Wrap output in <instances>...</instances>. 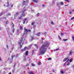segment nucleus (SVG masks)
Here are the masks:
<instances>
[{"instance_id":"5fc2aeb1","label":"nucleus","mask_w":74,"mask_h":74,"mask_svg":"<svg viewBox=\"0 0 74 74\" xmlns=\"http://www.w3.org/2000/svg\"><path fill=\"white\" fill-rule=\"evenodd\" d=\"M42 7H45V5L43 4L42 5Z\"/></svg>"},{"instance_id":"473e14b6","label":"nucleus","mask_w":74,"mask_h":74,"mask_svg":"<svg viewBox=\"0 0 74 74\" xmlns=\"http://www.w3.org/2000/svg\"><path fill=\"white\" fill-rule=\"evenodd\" d=\"M28 48L27 47H25L24 48V49H25V50H26L27 49H28Z\"/></svg>"},{"instance_id":"c03bdc74","label":"nucleus","mask_w":74,"mask_h":74,"mask_svg":"<svg viewBox=\"0 0 74 74\" xmlns=\"http://www.w3.org/2000/svg\"><path fill=\"white\" fill-rule=\"evenodd\" d=\"M74 19V16L73 17L71 18V20H72V19Z\"/></svg>"},{"instance_id":"9b49d317","label":"nucleus","mask_w":74,"mask_h":74,"mask_svg":"<svg viewBox=\"0 0 74 74\" xmlns=\"http://www.w3.org/2000/svg\"><path fill=\"white\" fill-rule=\"evenodd\" d=\"M56 3V5L58 6V7L59 8L60 7V3H59V2H57Z\"/></svg>"},{"instance_id":"7c9ffc66","label":"nucleus","mask_w":74,"mask_h":74,"mask_svg":"<svg viewBox=\"0 0 74 74\" xmlns=\"http://www.w3.org/2000/svg\"><path fill=\"white\" fill-rule=\"evenodd\" d=\"M72 38L73 39V41H74V36H72Z\"/></svg>"},{"instance_id":"72a5a7b5","label":"nucleus","mask_w":74,"mask_h":74,"mask_svg":"<svg viewBox=\"0 0 74 74\" xmlns=\"http://www.w3.org/2000/svg\"><path fill=\"white\" fill-rule=\"evenodd\" d=\"M12 27H14V26H15V25H14V24H13V23H12Z\"/></svg>"},{"instance_id":"58836bf2","label":"nucleus","mask_w":74,"mask_h":74,"mask_svg":"<svg viewBox=\"0 0 74 74\" xmlns=\"http://www.w3.org/2000/svg\"><path fill=\"white\" fill-rule=\"evenodd\" d=\"M8 5L7 6V7H9V3L8 2L7 3Z\"/></svg>"},{"instance_id":"b1692460","label":"nucleus","mask_w":74,"mask_h":74,"mask_svg":"<svg viewBox=\"0 0 74 74\" xmlns=\"http://www.w3.org/2000/svg\"><path fill=\"white\" fill-rule=\"evenodd\" d=\"M64 33H61V36H62V37H63V36H64Z\"/></svg>"},{"instance_id":"2eb2a0df","label":"nucleus","mask_w":74,"mask_h":74,"mask_svg":"<svg viewBox=\"0 0 74 74\" xmlns=\"http://www.w3.org/2000/svg\"><path fill=\"white\" fill-rule=\"evenodd\" d=\"M5 13V12H1L0 14V16H1V15H3V14H4Z\"/></svg>"},{"instance_id":"bf43d9fd","label":"nucleus","mask_w":74,"mask_h":74,"mask_svg":"<svg viewBox=\"0 0 74 74\" xmlns=\"http://www.w3.org/2000/svg\"><path fill=\"white\" fill-rule=\"evenodd\" d=\"M65 5V6H67V5Z\"/></svg>"},{"instance_id":"052dcab7","label":"nucleus","mask_w":74,"mask_h":74,"mask_svg":"<svg viewBox=\"0 0 74 74\" xmlns=\"http://www.w3.org/2000/svg\"><path fill=\"white\" fill-rule=\"evenodd\" d=\"M72 11H73V12H74V9H73L72 10Z\"/></svg>"},{"instance_id":"6ab92c4d","label":"nucleus","mask_w":74,"mask_h":74,"mask_svg":"<svg viewBox=\"0 0 74 74\" xmlns=\"http://www.w3.org/2000/svg\"><path fill=\"white\" fill-rule=\"evenodd\" d=\"M37 25H41V22H40V21H39L37 23Z\"/></svg>"},{"instance_id":"f8f14e48","label":"nucleus","mask_w":74,"mask_h":74,"mask_svg":"<svg viewBox=\"0 0 74 74\" xmlns=\"http://www.w3.org/2000/svg\"><path fill=\"white\" fill-rule=\"evenodd\" d=\"M32 1L33 2H35V3H38V0H32Z\"/></svg>"},{"instance_id":"dca6fc26","label":"nucleus","mask_w":74,"mask_h":74,"mask_svg":"<svg viewBox=\"0 0 74 74\" xmlns=\"http://www.w3.org/2000/svg\"><path fill=\"white\" fill-rule=\"evenodd\" d=\"M33 36H31L30 38V41H32L33 40Z\"/></svg>"},{"instance_id":"a878e982","label":"nucleus","mask_w":74,"mask_h":74,"mask_svg":"<svg viewBox=\"0 0 74 74\" xmlns=\"http://www.w3.org/2000/svg\"><path fill=\"white\" fill-rule=\"evenodd\" d=\"M14 31H15V29L13 28L12 29V32H13L14 33Z\"/></svg>"},{"instance_id":"ddd939ff","label":"nucleus","mask_w":74,"mask_h":74,"mask_svg":"<svg viewBox=\"0 0 74 74\" xmlns=\"http://www.w3.org/2000/svg\"><path fill=\"white\" fill-rule=\"evenodd\" d=\"M7 16H11V13H8V14H7L6 15Z\"/></svg>"},{"instance_id":"e2e57ef3","label":"nucleus","mask_w":74,"mask_h":74,"mask_svg":"<svg viewBox=\"0 0 74 74\" xmlns=\"http://www.w3.org/2000/svg\"><path fill=\"white\" fill-rule=\"evenodd\" d=\"M32 11H34V10H31Z\"/></svg>"},{"instance_id":"774afa93","label":"nucleus","mask_w":74,"mask_h":74,"mask_svg":"<svg viewBox=\"0 0 74 74\" xmlns=\"http://www.w3.org/2000/svg\"><path fill=\"white\" fill-rule=\"evenodd\" d=\"M73 67H74L73 68H74V65H73V66H72Z\"/></svg>"},{"instance_id":"20e7f679","label":"nucleus","mask_w":74,"mask_h":74,"mask_svg":"<svg viewBox=\"0 0 74 74\" xmlns=\"http://www.w3.org/2000/svg\"><path fill=\"white\" fill-rule=\"evenodd\" d=\"M3 19H5V23L6 25H7V24H8V20H7L6 19V17H3L2 18H1L0 19V21H3Z\"/></svg>"},{"instance_id":"49530a36","label":"nucleus","mask_w":74,"mask_h":74,"mask_svg":"<svg viewBox=\"0 0 74 74\" xmlns=\"http://www.w3.org/2000/svg\"><path fill=\"white\" fill-rule=\"evenodd\" d=\"M63 40L64 41H66L67 40V39H63Z\"/></svg>"},{"instance_id":"0e129e2a","label":"nucleus","mask_w":74,"mask_h":74,"mask_svg":"<svg viewBox=\"0 0 74 74\" xmlns=\"http://www.w3.org/2000/svg\"><path fill=\"white\" fill-rule=\"evenodd\" d=\"M1 57H0V60H1Z\"/></svg>"},{"instance_id":"8fccbe9b","label":"nucleus","mask_w":74,"mask_h":74,"mask_svg":"<svg viewBox=\"0 0 74 74\" xmlns=\"http://www.w3.org/2000/svg\"><path fill=\"white\" fill-rule=\"evenodd\" d=\"M65 1H66L67 2H68V3H69V0H65Z\"/></svg>"},{"instance_id":"ea45409f","label":"nucleus","mask_w":74,"mask_h":74,"mask_svg":"<svg viewBox=\"0 0 74 74\" xmlns=\"http://www.w3.org/2000/svg\"><path fill=\"white\" fill-rule=\"evenodd\" d=\"M40 64H41V62L40 61H39L38 63V65H40Z\"/></svg>"},{"instance_id":"6e6552de","label":"nucleus","mask_w":74,"mask_h":74,"mask_svg":"<svg viewBox=\"0 0 74 74\" xmlns=\"http://www.w3.org/2000/svg\"><path fill=\"white\" fill-rule=\"evenodd\" d=\"M69 57H67V58H66L63 60V61L65 62V61H66V63H67V62H69Z\"/></svg>"},{"instance_id":"864d4df0","label":"nucleus","mask_w":74,"mask_h":74,"mask_svg":"<svg viewBox=\"0 0 74 74\" xmlns=\"http://www.w3.org/2000/svg\"><path fill=\"white\" fill-rule=\"evenodd\" d=\"M42 34H47V33L45 32V33H43Z\"/></svg>"},{"instance_id":"412c9836","label":"nucleus","mask_w":74,"mask_h":74,"mask_svg":"<svg viewBox=\"0 0 74 74\" xmlns=\"http://www.w3.org/2000/svg\"><path fill=\"white\" fill-rule=\"evenodd\" d=\"M28 51H27L25 53V55H26V56H27V55H28Z\"/></svg>"},{"instance_id":"69168bd1","label":"nucleus","mask_w":74,"mask_h":74,"mask_svg":"<svg viewBox=\"0 0 74 74\" xmlns=\"http://www.w3.org/2000/svg\"><path fill=\"white\" fill-rule=\"evenodd\" d=\"M9 74H11V73H9Z\"/></svg>"},{"instance_id":"1a4fd4ad","label":"nucleus","mask_w":74,"mask_h":74,"mask_svg":"<svg viewBox=\"0 0 74 74\" xmlns=\"http://www.w3.org/2000/svg\"><path fill=\"white\" fill-rule=\"evenodd\" d=\"M17 57H18V54H17L16 55V56L15 55H14V56H12V59H13V58H17Z\"/></svg>"},{"instance_id":"de8ad7c7","label":"nucleus","mask_w":74,"mask_h":74,"mask_svg":"<svg viewBox=\"0 0 74 74\" xmlns=\"http://www.w3.org/2000/svg\"><path fill=\"white\" fill-rule=\"evenodd\" d=\"M59 49V48L57 49H56L55 50V51H58Z\"/></svg>"},{"instance_id":"c85d7f7f","label":"nucleus","mask_w":74,"mask_h":74,"mask_svg":"<svg viewBox=\"0 0 74 74\" xmlns=\"http://www.w3.org/2000/svg\"><path fill=\"white\" fill-rule=\"evenodd\" d=\"M48 60H52V58H48Z\"/></svg>"},{"instance_id":"e433bc0d","label":"nucleus","mask_w":74,"mask_h":74,"mask_svg":"<svg viewBox=\"0 0 74 74\" xmlns=\"http://www.w3.org/2000/svg\"><path fill=\"white\" fill-rule=\"evenodd\" d=\"M36 26L35 25H34L33 27L34 29H36Z\"/></svg>"},{"instance_id":"a211bd4d","label":"nucleus","mask_w":74,"mask_h":74,"mask_svg":"<svg viewBox=\"0 0 74 74\" xmlns=\"http://www.w3.org/2000/svg\"><path fill=\"white\" fill-rule=\"evenodd\" d=\"M10 5L11 6V7H12H12H13V5H14V4L11 3L10 4Z\"/></svg>"},{"instance_id":"393cba45","label":"nucleus","mask_w":74,"mask_h":74,"mask_svg":"<svg viewBox=\"0 0 74 74\" xmlns=\"http://www.w3.org/2000/svg\"><path fill=\"white\" fill-rule=\"evenodd\" d=\"M34 50H32V55H34Z\"/></svg>"},{"instance_id":"39448f33","label":"nucleus","mask_w":74,"mask_h":74,"mask_svg":"<svg viewBox=\"0 0 74 74\" xmlns=\"http://www.w3.org/2000/svg\"><path fill=\"white\" fill-rule=\"evenodd\" d=\"M20 29H18V33H21L22 31V30H23V27H22L21 26H20L19 27Z\"/></svg>"},{"instance_id":"680f3d73","label":"nucleus","mask_w":74,"mask_h":74,"mask_svg":"<svg viewBox=\"0 0 74 74\" xmlns=\"http://www.w3.org/2000/svg\"><path fill=\"white\" fill-rule=\"evenodd\" d=\"M14 70H12V72H13V73H14Z\"/></svg>"},{"instance_id":"4d7b16f0","label":"nucleus","mask_w":74,"mask_h":74,"mask_svg":"<svg viewBox=\"0 0 74 74\" xmlns=\"http://www.w3.org/2000/svg\"><path fill=\"white\" fill-rule=\"evenodd\" d=\"M55 70L54 69H53V72H55Z\"/></svg>"},{"instance_id":"603ef678","label":"nucleus","mask_w":74,"mask_h":74,"mask_svg":"<svg viewBox=\"0 0 74 74\" xmlns=\"http://www.w3.org/2000/svg\"><path fill=\"white\" fill-rule=\"evenodd\" d=\"M58 38H59V40H61V38H60V37Z\"/></svg>"},{"instance_id":"9d476101","label":"nucleus","mask_w":74,"mask_h":74,"mask_svg":"<svg viewBox=\"0 0 74 74\" xmlns=\"http://www.w3.org/2000/svg\"><path fill=\"white\" fill-rule=\"evenodd\" d=\"M19 12H17L15 14V17H14V18L15 19H16V16H18V15H19Z\"/></svg>"},{"instance_id":"37998d69","label":"nucleus","mask_w":74,"mask_h":74,"mask_svg":"<svg viewBox=\"0 0 74 74\" xmlns=\"http://www.w3.org/2000/svg\"><path fill=\"white\" fill-rule=\"evenodd\" d=\"M14 47H12V48H11V50H13V49H14Z\"/></svg>"},{"instance_id":"a19ab883","label":"nucleus","mask_w":74,"mask_h":74,"mask_svg":"<svg viewBox=\"0 0 74 74\" xmlns=\"http://www.w3.org/2000/svg\"><path fill=\"white\" fill-rule=\"evenodd\" d=\"M39 15H40V13H38L37 14V16H39Z\"/></svg>"},{"instance_id":"338daca9","label":"nucleus","mask_w":74,"mask_h":74,"mask_svg":"<svg viewBox=\"0 0 74 74\" xmlns=\"http://www.w3.org/2000/svg\"><path fill=\"white\" fill-rule=\"evenodd\" d=\"M0 30H1V28L0 27Z\"/></svg>"},{"instance_id":"f257e3e1","label":"nucleus","mask_w":74,"mask_h":74,"mask_svg":"<svg viewBox=\"0 0 74 74\" xmlns=\"http://www.w3.org/2000/svg\"><path fill=\"white\" fill-rule=\"evenodd\" d=\"M49 43L48 42H46L44 43L40 49V54H44L47 51V47L49 46Z\"/></svg>"},{"instance_id":"f03ea898","label":"nucleus","mask_w":74,"mask_h":74,"mask_svg":"<svg viewBox=\"0 0 74 74\" xmlns=\"http://www.w3.org/2000/svg\"><path fill=\"white\" fill-rule=\"evenodd\" d=\"M25 27H24V34L22 35V36L21 37V38L20 39V40L19 42H18V44L20 45H21L22 43V44H23V36H26L27 34H28L30 33L31 32L30 31V30L27 29H25Z\"/></svg>"},{"instance_id":"4c0bfd02","label":"nucleus","mask_w":74,"mask_h":74,"mask_svg":"<svg viewBox=\"0 0 74 74\" xmlns=\"http://www.w3.org/2000/svg\"><path fill=\"white\" fill-rule=\"evenodd\" d=\"M32 25H34V22H32L31 23Z\"/></svg>"},{"instance_id":"3c124183","label":"nucleus","mask_w":74,"mask_h":74,"mask_svg":"<svg viewBox=\"0 0 74 74\" xmlns=\"http://www.w3.org/2000/svg\"><path fill=\"white\" fill-rule=\"evenodd\" d=\"M32 45H33V44H31L29 45L30 47H32Z\"/></svg>"},{"instance_id":"0eeeda50","label":"nucleus","mask_w":74,"mask_h":74,"mask_svg":"<svg viewBox=\"0 0 74 74\" xmlns=\"http://www.w3.org/2000/svg\"><path fill=\"white\" fill-rule=\"evenodd\" d=\"M23 24H25V22H26V24L27 23V18H25L23 20Z\"/></svg>"},{"instance_id":"a18cd8bd","label":"nucleus","mask_w":74,"mask_h":74,"mask_svg":"<svg viewBox=\"0 0 74 74\" xmlns=\"http://www.w3.org/2000/svg\"><path fill=\"white\" fill-rule=\"evenodd\" d=\"M70 65V63L69 62H68L67 64V66H69Z\"/></svg>"},{"instance_id":"f704fd0d","label":"nucleus","mask_w":74,"mask_h":74,"mask_svg":"<svg viewBox=\"0 0 74 74\" xmlns=\"http://www.w3.org/2000/svg\"><path fill=\"white\" fill-rule=\"evenodd\" d=\"M6 47L7 48V49H9V47H8V45H6Z\"/></svg>"},{"instance_id":"13d9d810","label":"nucleus","mask_w":74,"mask_h":74,"mask_svg":"<svg viewBox=\"0 0 74 74\" xmlns=\"http://www.w3.org/2000/svg\"><path fill=\"white\" fill-rule=\"evenodd\" d=\"M72 13V12H71V11H70V14H71Z\"/></svg>"},{"instance_id":"c756f323","label":"nucleus","mask_w":74,"mask_h":74,"mask_svg":"<svg viewBox=\"0 0 74 74\" xmlns=\"http://www.w3.org/2000/svg\"><path fill=\"white\" fill-rule=\"evenodd\" d=\"M25 49L24 48V49H22L21 50V51H25Z\"/></svg>"},{"instance_id":"4468645a","label":"nucleus","mask_w":74,"mask_h":74,"mask_svg":"<svg viewBox=\"0 0 74 74\" xmlns=\"http://www.w3.org/2000/svg\"><path fill=\"white\" fill-rule=\"evenodd\" d=\"M25 3H26V4H27V1H23V5H24V4H25Z\"/></svg>"},{"instance_id":"423d86ee","label":"nucleus","mask_w":74,"mask_h":74,"mask_svg":"<svg viewBox=\"0 0 74 74\" xmlns=\"http://www.w3.org/2000/svg\"><path fill=\"white\" fill-rule=\"evenodd\" d=\"M9 35H12V33L10 31V28H8L7 29Z\"/></svg>"},{"instance_id":"aec40b11","label":"nucleus","mask_w":74,"mask_h":74,"mask_svg":"<svg viewBox=\"0 0 74 74\" xmlns=\"http://www.w3.org/2000/svg\"><path fill=\"white\" fill-rule=\"evenodd\" d=\"M21 32H18V29L17 30V32L16 33V35H19V33H20Z\"/></svg>"},{"instance_id":"2f4dec72","label":"nucleus","mask_w":74,"mask_h":74,"mask_svg":"<svg viewBox=\"0 0 74 74\" xmlns=\"http://www.w3.org/2000/svg\"><path fill=\"white\" fill-rule=\"evenodd\" d=\"M72 61H73V59L72 58H71L70 60V62H72Z\"/></svg>"},{"instance_id":"cd10ccee","label":"nucleus","mask_w":74,"mask_h":74,"mask_svg":"<svg viewBox=\"0 0 74 74\" xmlns=\"http://www.w3.org/2000/svg\"><path fill=\"white\" fill-rule=\"evenodd\" d=\"M60 73L62 74H64V73L63 72V71H60Z\"/></svg>"},{"instance_id":"79ce46f5","label":"nucleus","mask_w":74,"mask_h":74,"mask_svg":"<svg viewBox=\"0 0 74 74\" xmlns=\"http://www.w3.org/2000/svg\"><path fill=\"white\" fill-rule=\"evenodd\" d=\"M51 25H53V21H51Z\"/></svg>"},{"instance_id":"c9c22d12","label":"nucleus","mask_w":74,"mask_h":74,"mask_svg":"<svg viewBox=\"0 0 74 74\" xmlns=\"http://www.w3.org/2000/svg\"><path fill=\"white\" fill-rule=\"evenodd\" d=\"M32 66H35V65H34V64H33V63H32Z\"/></svg>"},{"instance_id":"f3484780","label":"nucleus","mask_w":74,"mask_h":74,"mask_svg":"<svg viewBox=\"0 0 74 74\" xmlns=\"http://www.w3.org/2000/svg\"><path fill=\"white\" fill-rule=\"evenodd\" d=\"M40 34L41 33H40V32H39L38 34H36V35L38 36H40Z\"/></svg>"},{"instance_id":"4be33fe9","label":"nucleus","mask_w":74,"mask_h":74,"mask_svg":"<svg viewBox=\"0 0 74 74\" xmlns=\"http://www.w3.org/2000/svg\"><path fill=\"white\" fill-rule=\"evenodd\" d=\"M60 5H62L64 4L63 2H60Z\"/></svg>"},{"instance_id":"7ed1b4c3","label":"nucleus","mask_w":74,"mask_h":74,"mask_svg":"<svg viewBox=\"0 0 74 74\" xmlns=\"http://www.w3.org/2000/svg\"><path fill=\"white\" fill-rule=\"evenodd\" d=\"M26 10H25L24 9L22 10V13L20 15V16L18 17V19H22L23 17L26 16V14H25V12Z\"/></svg>"},{"instance_id":"5701e85b","label":"nucleus","mask_w":74,"mask_h":74,"mask_svg":"<svg viewBox=\"0 0 74 74\" xmlns=\"http://www.w3.org/2000/svg\"><path fill=\"white\" fill-rule=\"evenodd\" d=\"M29 74H34V73L32 72H29Z\"/></svg>"},{"instance_id":"bb28decb","label":"nucleus","mask_w":74,"mask_h":74,"mask_svg":"<svg viewBox=\"0 0 74 74\" xmlns=\"http://www.w3.org/2000/svg\"><path fill=\"white\" fill-rule=\"evenodd\" d=\"M72 53V52L71 51H70V52H69V55L71 56V55Z\"/></svg>"},{"instance_id":"09e8293b","label":"nucleus","mask_w":74,"mask_h":74,"mask_svg":"<svg viewBox=\"0 0 74 74\" xmlns=\"http://www.w3.org/2000/svg\"><path fill=\"white\" fill-rule=\"evenodd\" d=\"M34 46H36V47L38 48V46L37 45H34Z\"/></svg>"},{"instance_id":"6e6d98bb","label":"nucleus","mask_w":74,"mask_h":74,"mask_svg":"<svg viewBox=\"0 0 74 74\" xmlns=\"http://www.w3.org/2000/svg\"><path fill=\"white\" fill-rule=\"evenodd\" d=\"M15 64H16V63H15L14 67H15Z\"/></svg>"}]
</instances>
